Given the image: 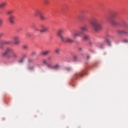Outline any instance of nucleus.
I'll return each mask as SVG.
<instances>
[{
    "instance_id": "nucleus-4",
    "label": "nucleus",
    "mask_w": 128,
    "mask_h": 128,
    "mask_svg": "<svg viewBox=\"0 0 128 128\" xmlns=\"http://www.w3.org/2000/svg\"><path fill=\"white\" fill-rule=\"evenodd\" d=\"M90 24L92 26V28L95 32H98L102 30V26L99 23L98 19H94L90 22Z\"/></svg>"
},
{
    "instance_id": "nucleus-7",
    "label": "nucleus",
    "mask_w": 128,
    "mask_h": 128,
    "mask_svg": "<svg viewBox=\"0 0 128 128\" xmlns=\"http://www.w3.org/2000/svg\"><path fill=\"white\" fill-rule=\"evenodd\" d=\"M106 42H108L109 46H111V42L110 40L109 39H106V40L103 43L100 44V48H104V45L106 44Z\"/></svg>"
},
{
    "instance_id": "nucleus-1",
    "label": "nucleus",
    "mask_w": 128,
    "mask_h": 128,
    "mask_svg": "<svg viewBox=\"0 0 128 128\" xmlns=\"http://www.w3.org/2000/svg\"><path fill=\"white\" fill-rule=\"evenodd\" d=\"M64 33V30L63 29L58 30L57 32V36L59 37L62 42H66L69 44H72L74 42V40L72 38H70V37H66V38H64L62 35Z\"/></svg>"
},
{
    "instance_id": "nucleus-16",
    "label": "nucleus",
    "mask_w": 128,
    "mask_h": 128,
    "mask_svg": "<svg viewBox=\"0 0 128 128\" xmlns=\"http://www.w3.org/2000/svg\"><path fill=\"white\" fill-rule=\"evenodd\" d=\"M90 39V37L88 35V34H84V40H89Z\"/></svg>"
},
{
    "instance_id": "nucleus-37",
    "label": "nucleus",
    "mask_w": 128,
    "mask_h": 128,
    "mask_svg": "<svg viewBox=\"0 0 128 128\" xmlns=\"http://www.w3.org/2000/svg\"><path fill=\"white\" fill-rule=\"evenodd\" d=\"M68 70H71V68H68Z\"/></svg>"
},
{
    "instance_id": "nucleus-20",
    "label": "nucleus",
    "mask_w": 128,
    "mask_h": 128,
    "mask_svg": "<svg viewBox=\"0 0 128 128\" xmlns=\"http://www.w3.org/2000/svg\"><path fill=\"white\" fill-rule=\"evenodd\" d=\"M13 12H14V11L12 10H10L6 12V14L8 15H10L13 14Z\"/></svg>"
},
{
    "instance_id": "nucleus-18",
    "label": "nucleus",
    "mask_w": 128,
    "mask_h": 128,
    "mask_svg": "<svg viewBox=\"0 0 128 128\" xmlns=\"http://www.w3.org/2000/svg\"><path fill=\"white\" fill-rule=\"evenodd\" d=\"M54 52H56V54H59L60 52V49L59 48H56V49H55Z\"/></svg>"
},
{
    "instance_id": "nucleus-2",
    "label": "nucleus",
    "mask_w": 128,
    "mask_h": 128,
    "mask_svg": "<svg viewBox=\"0 0 128 128\" xmlns=\"http://www.w3.org/2000/svg\"><path fill=\"white\" fill-rule=\"evenodd\" d=\"M80 30H72L70 32L71 35L73 38L75 39L78 36H81L82 35L84 34V32H88V26H84L80 28Z\"/></svg>"
},
{
    "instance_id": "nucleus-15",
    "label": "nucleus",
    "mask_w": 128,
    "mask_h": 128,
    "mask_svg": "<svg viewBox=\"0 0 128 128\" xmlns=\"http://www.w3.org/2000/svg\"><path fill=\"white\" fill-rule=\"evenodd\" d=\"M50 52V50H48L46 51L42 52H41V54L42 56H47L49 54Z\"/></svg>"
},
{
    "instance_id": "nucleus-27",
    "label": "nucleus",
    "mask_w": 128,
    "mask_h": 128,
    "mask_svg": "<svg viewBox=\"0 0 128 128\" xmlns=\"http://www.w3.org/2000/svg\"><path fill=\"white\" fill-rule=\"evenodd\" d=\"M52 58L51 56H50L48 58V60L49 62L52 61Z\"/></svg>"
},
{
    "instance_id": "nucleus-3",
    "label": "nucleus",
    "mask_w": 128,
    "mask_h": 128,
    "mask_svg": "<svg viewBox=\"0 0 128 128\" xmlns=\"http://www.w3.org/2000/svg\"><path fill=\"white\" fill-rule=\"evenodd\" d=\"M11 54L12 57L14 59H16L18 58V54L14 52V50L11 48H7L2 55L4 56H6L8 58H11L9 54Z\"/></svg>"
},
{
    "instance_id": "nucleus-35",
    "label": "nucleus",
    "mask_w": 128,
    "mask_h": 128,
    "mask_svg": "<svg viewBox=\"0 0 128 128\" xmlns=\"http://www.w3.org/2000/svg\"><path fill=\"white\" fill-rule=\"evenodd\" d=\"M123 42H128V40H126H126H123Z\"/></svg>"
},
{
    "instance_id": "nucleus-10",
    "label": "nucleus",
    "mask_w": 128,
    "mask_h": 128,
    "mask_svg": "<svg viewBox=\"0 0 128 128\" xmlns=\"http://www.w3.org/2000/svg\"><path fill=\"white\" fill-rule=\"evenodd\" d=\"M118 34L128 35V32L126 30H118Z\"/></svg>"
},
{
    "instance_id": "nucleus-38",
    "label": "nucleus",
    "mask_w": 128,
    "mask_h": 128,
    "mask_svg": "<svg viewBox=\"0 0 128 128\" xmlns=\"http://www.w3.org/2000/svg\"><path fill=\"white\" fill-rule=\"evenodd\" d=\"M79 50H82V48H79Z\"/></svg>"
},
{
    "instance_id": "nucleus-33",
    "label": "nucleus",
    "mask_w": 128,
    "mask_h": 128,
    "mask_svg": "<svg viewBox=\"0 0 128 128\" xmlns=\"http://www.w3.org/2000/svg\"><path fill=\"white\" fill-rule=\"evenodd\" d=\"M4 35V33H0V38L3 36Z\"/></svg>"
},
{
    "instance_id": "nucleus-8",
    "label": "nucleus",
    "mask_w": 128,
    "mask_h": 128,
    "mask_svg": "<svg viewBox=\"0 0 128 128\" xmlns=\"http://www.w3.org/2000/svg\"><path fill=\"white\" fill-rule=\"evenodd\" d=\"M13 40L14 42V44L15 45H18L20 43V40H19V37L18 36H14L13 37Z\"/></svg>"
},
{
    "instance_id": "nucleus-6",
    "label": "nucleus",
    "mask_w": 128,
    "mask_h": 128,
    "mask_svg": "<svg viewBox=\"0 0 128 128\" xmlns=\"http://www.w3.org/2000/svg\"><path fill=\"white\" fill-rule=\"evenodd\" d=\"M16 16H14V15L10 16L8 18V20L10 24H16Z\"/></svg>"
},
{
    "instance_id": "nucleus-29",
    "label": "nucleus",
    "mask_w": 128,
    "mask_h": 128,
    "mask_svg": "<svg viewBox=\"0 0 128 128\" xmlns=\"http://www.w3.org/2000/svg\"><path fill=\"white\" fill-rule=\"evenodd\" d=\"M46 65H47L48 68H53V67L52 66V64H47Z\"/></svg>"
},
{
    "instance_id": "nucleus-5",
    "label": "nucleus",
    "mask_w": 128,
    "mask_h": 128,
    "mask_svg": "<svg viewBox=\"0 0 128 128\" xmlns=\"http://www.w3.org/2000/svg\"><path fill=\"white\" fill-rule=\"evenodd\" d=\"M40 28H34V31L36 32H40V34H45L47 33L49 30V28L44 24L40 25Z\"/></svg>"
},
{
    "instance_id": "nucleus-14",
    "label": "nucleus",
    "mask_w": 128,
    "mask_h": 128,
    "mask_svg": "<svg viewBox=\"0 0 128 128\" xmlns=\"http://www.w3.org/2000/svg\"><path fill=\"white\" fill-rule=\"evenodd\" d=\"M12 43V41L10 40H8V41H3L2 42H1V44H6V45H8V44H10Z\"/></svg>"
},
{
    "instance_id": "nucleus-21",
    "label": "nucleus",
    "mask_w": 128,
    "mask_h": 128,
    "mask_svg": "<svg viewBox=\"0 0 128 128\" xmlns=\"http://www.w3.org/2000/svg\"><path fill=\"white\" fill-rule=\"evenodd\" d=\"M42 62L44 64H48V60L46 59H43L42 60Z\"/></svg>"
},
{
    "instance_id": "nucleus-28",
    "label": "nucleus",
    "mask_w": 128,
    "mask_h": 128,
    "mask_svg": "<svg viewBox=\"0 0 128 128\" xmlns=\"http://www.w3.org/2000/svg\"><path fill=\"white\" fill-rule=\"evenodd\" d=\"M28 62H29L30 64L32 63V62H34V60H32V59H29L28 60Z\"/></svg>"
},
{
    "instance_id": "nucleus-19",
    "label": "nucleus",
    "mask_w": 128,
    "mask_h": 128,
    "mask_svg": "<svg viewBox=\"0 0 128 128\" xmlns=\"http://www.w3.org/2000/svg\"><path fill=\"white\" fill-rule=\"evenodd\" d=\"M40 17L42 20H46V17L44 14H42L40 16Z\"/></svg>"
},
{
    "instance_id": "nucleus-31",
    "label": "nucleus",
    "mask_w": 128,
    "mask_h": 128,
    "mask_svg": "<svg viewBox=\"0 0 128 128\" xmlns=\"http://www.w3.org/2000/svg\"><path fill=\"white\" fill-rule=\"evenodd\" d=\"M36 54V52H33L32 53L31 56H35Z\"/></svg>"
},
{
    "instance_id": "nucleus-23",
    "label": "nucleus",
    "mask_w": 128,
    "mask_h": 128,
    "mask_svg": "<svg viewBox=\"0 0 128 128\" xmlns=\"http://www.w3.org/2000/svg\"><path fill=\"white\" fill-rule=\"evenodd\" d=\"M23 48L24 50H28V46H24Z\"/></svg>"
},
{
    "instance_id": "nucleus-34",
    "label": "nucleus",
    "mask_w": 128,
    "mask_h": 128,
    "mask_svg": "<svg viewBox=\"0 0 128 128\" xmlns=\"http://www.w3.org/2000/svg\"><path fill=\"white\" fill-rule=\"evenodd\" d=\"M26 36L28 37H30L31 36L30 34V33H27L26 34Z\"/></svg>"
},
{
    "instance_id": "nucleus-11",
    "label": "nucleus",
    "mask_w": 128,
    "mask_h": 128,
    "mask_svg": "<svg viewBox=\"0 0 128 128\" xmlns=\"http://www.w3.org/2000/svg\"><path fill=\"white\" fill-rule=\"evenodd\" d=\"M110 22V24L114 26H116L118 25V22L114 20H111L109 21Z\"/></svg>"
},
{
    "instance_id": "nucleus-13",
    "label": "nucleus",
    "mask_w": 128,
    "mask_h": 128,
    "mask_svg": "<svg viewBox=\"0 0 128 128\" xmlns=\"http://www.w3.org/2000/svg\"><path fill=\"white\" fill-rule=\"evenodd\" d=\"M42 14V12L40 10H36V11L35 13H34V16H40Z\"/></svg>"
},
{
    "instance_id": "nucleus-17",
    "label": "nucleus",
    "mask_w": 128,
    "mask_h": 128,
    "mask_svg": "<svg viewBox=\"0 0 128 128\" xmlns=\"http://www.w3.org/2000/svg\"><path fill=\"white\" fill-rule=\"evenodd\" d=\"M60 68V64H57L54 65V66H52V68H54V69H56V70H58V69Z\"/></svg>"
},
{
    "instance_id": "nucleus-9",
    "label": "nucleus",
    "mask_w": 128,
    "mask_h": 128,
    "mask_svg": "<svg viewBox=\"0 0 128 128\" xmlns=\"http://www.w3.org/2000/svg\"><path fill=\"white\" fill-rule=\"evenodd\" d=\"M84 74L82 72H77L74 75V78L76 79L80 78V77H82Z\"/></svg>"
},
{
    "instance_id": "nucleus-25",
    "label": "nucleus",
    "mask_w": 128,
    "mask_h": 128,
    "mask_svg": "<svg viewBox=\"0 0 128 128\" xmlns=\"http://www.w3.org/2000/svg\"><path fill=\"white\" fill-rule=\"evenodd\" d=\"M24 62V59L22 58L21 60H20L18 61V62H19V63H22Z\"/></svg>"
},
{
    "instance_id": "nucleus-12",
    "label": "nucleus",
    "mask_w": 128,
    "mask_h": 128,
    "mask_svg": "<svg viewBox=\"0 0 128 128\" xmlns=\"http://www.w3.org/2000/svg\"><path fill=\"white\" fill-rule=\"evenodd\" d=\"M8 5V2H3L2 3H0V8H3L4 7Z\"/></svg>"
},
{
    "instance_id": "nucleus-26",
    "label": "nucleus",
    "mask_w": 128,
    "mask_h": 128,
    "mask_svg": "<svg viewBox=\"0 0 128 128\" xmlns=\"http://www.w3.org/2000/svg\"><path fill=\"white\" fill-rule=\"evenodd\" d=\"M27 58V54H23L22 56V58H24H24Z\"/></svg>"
},
{
    "instance_id": "nucleus-36",
    "label": "nucleus",
    "mask_w": 128,
    "mask_h": 128,
    "mask_svg": "<svg viewBox=\"0 0 128 128\" xmlns=\"http://www.w3.org/2000/svg\"><path fill=\"white\" fill-rule=\"evenodd\" d=\"M90 56H87V58L89 59L90 58Z\"/></svg>"
},
{
    "instance_id": "nucleus-32",
    "label": "nucleus",
    "mask_w": 128,
    "mask_h": 128,
    "mask_svg": "<svg viewBox=\"0 0 128 128\" xmlns=\"http://www.w3.org/2000/svg\"><path fill=\"white\" fill-rule=\"evenodd\" d=\"M74 60L76 61L78 59L77 56H74Z\"/></svg>"
},
{
    "instance_id": "nucleus-22",
    "label": "nucleus",
    "mask_w": 128,
    "mask_h": 128,
    "mask_svg": "<svg viewBox=\"0 0 128 128\" xmlns=\"http://www.w3.org/2000/svg\"><path fill=\"white\" fill-rule=\"evenodd\" d=\"M44 2L45 5H48L49 4V1L48 0H44Z\"/></svg>"
},
{
    "instance_id": "nucleus-30",
    "label": "nucleus",
    "mask_w": 128,
    "mask_h": 128,
    "mask_svg": "<svg viewBox=\"0 0 128 128\" xmlns=\"http://www.w3.org/2000/svg\"><path fill=\"white\" fill-rule=\"evenodd\" d=\"M2 23H3V20L2 19L0 20V27L2 26Z\"/></svg>"
},
{
    "instance_id": "nucleus-24",
    "label": "nucleus",
    "mask_w": 128,
    "mask_h": 128,
    "mask_svg": "<svg viewBox=\"0 0 128 128\" xmlns=\"http://www.w3.org/2000/svg\"><path fill=\"white\" fill-rule=\"evenodd\" d=\"M28 69H29L30 70H34V66H31L29 68H28Z\"/></svg>"
}]
</instances>
